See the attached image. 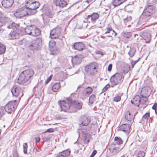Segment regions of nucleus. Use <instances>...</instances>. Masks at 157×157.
Instances as JSON below:
<instances>
[{
	"label": "nucleus",
	"instance_id": "obj_1",
	"mask_svg": "<svg viewBox=\"0 0 157 157\" xmlns=\"http://www.w3.org/2000/svg\"><path fill=\"white\" fill-rule=\"evenodd\" d=\"M59 104L60 107L61 111H67L69 109L74 108L72 111L70 110L71 112H75L76 109H80L82 107L81 103H78L77 105H75L73 101L70 98H67L65 101H59Z\"/></svg>",
	"mask_w": 157,
	"mask_h": 157
},
{
	"label": "nucleus",
	"instance_id": "obj_9",
	"mask_svg": "<svg viewBox=\"0 0 157 157\" xmlns=\"http://www.w3.org/2000/svg\"><path fill=\"white\" fill-rule=\"evenodd\" d=\"M27 9L25 6L19 8L14 13V16L17 18H20L23 17L30 15L27 11Z\"/></svg>",
	"mask_w": 157,
	"mask_h": 157
},
{
	"label": "nucleus",
	"instance_id": "obj_38",
	"mask_svg": "<svg viewBox=\"0 0 157 157\" xmlns=\"http://www.w3.org/2000/svg\"><path fill=\"white\" fill-rule=\"evenodd\" d=\"M89 96L86 93V91L84 90L82 93L81 97L82 99H85L86 98V97H88Z\"/></svg>",
	"mask_w": 157,
	"mask_h": 157
},
{
	"label": "nucleus",
	"instance_id": "obj_15",
	"mask_svg": "<svg viewBox=\"0 0 157 157\" xmlns=\"http://www.w3.org/2000/svg\"><path fill=\"white\" fill-rule=\"evenodd\" d=\"M21 88L19 86L14 85L12 87L11 89V92L13 96L17 97L21 92Z\"/></svg>",
	"mask_w": 157,
	"mask_h": 157
},
{
	"label": "nucleus",
	"instance_id": "obj_31",
	"mask_svg": "<svg viewBox=\"0 0 157 157\" xmlns=\"http://www.w3.org/2000/svg\"><path fill=\"white\" fill-rule=\"evenodd\" d=\"M6 48L3 44L0 43V55L4 54L6 51Z\"/></svg>",
	"mask_w": 157,
	"mask_h": 157
},
{
	"label": "nucleus",
	"instance_id": "obj_44",
	"mask_svg": "<svg viewBox=\"0 0 157 157\" xmlns=\"http://www.w3.org/2000/svg\"><path fill=\"white\" fill-rule=\"evenodd\" d=\"M4 109V108H0V117H2L5 114Z\"/></svg>",
	"mask_w": 157,
	"mask_h": 157
},
{
	"label": "nucleus",
	"instance_id": "obj_13",
	"mask_svg": "<svg viewBox=\"0 0 157 157\" xmlns=\"http://www.w3.org/2000/svg\"><path fill=\"white\" fill-rule=\"evenodd\" d=\"M99 15L97 13H93L91 15H88L86 16V20H89L87 21H89V22L91 21L94 23L95 21L98 19Z\"/></svg>",
	"mask_w": 157,
	"mask_h": 157
},
{
	"label": "nucleus",
	"instance_id": "obj_16",
	"mask_svg": "<svg viewBox=\"0 0 157 157\" xmlns=\"http://www.w3.org/2000/svg\"><path fill=\"white\" fill-rule=\"evenodd\" d=\"M73 48L79 51H81L86 49L85 45L82 42H76L72 46Z\"/></svg>",
	"mask_w": 157,
	"mask_h": 157
},
{
	"label": "nucleus",
	"instance_id": "obj_48",
	"mask_svg": "<svg viewBox=\"0 0 157 157\" xmlns=\"http://www.w3.org/2000/svg\"><path fill=\"white\" fill-rule=\"evenodd\" d=\"M121 99V97L120 96H117L114 98V100L117 102L119 101Z\"/></svg>",
	"mask_w": 157,
	"mask_h": 157
},
{
	"label": "nucleus",
	"instance_id": "obj_50",
	"mask_svg": "<svg viewBox=\"0 0 157 157\" xmlns=\"http://www.w3.org/2000/svg\"><path fill=\"white\" fill-rule=\"evenodd\" d=\"M132 19L131 17H128L124 19V20L125 22H127L130 21Z\"/></svg>",
	"mask_w": 157,
	"mask_h": 157
},
{
	"label": "nucleus",
	"instance_id": "obj_4",
	"mask_svg": "<svg viewBox=\"0 0 157 157\" xmlns=\"http://www.w3.org/2000/svg\"><path fill=\"white\" fill-rule=\"evenodd\" d=\"M125 74V70H124L116 73L111 77L110 78L111 82L114 85L121 84L123 82Z\"/></svg>",
	"mask_w": 157,
	"mask_h": 157
},
{
	"label": "nucleus",
	"instance_id": "obj_32",
	"mask_svg": "<svg viewBox=\"0 0 157 157\" xmlns=\"http://www.w3.org/2000/svg\"><path fill=\"white\" fill-rule=\"evenodd\" d=\"M96 99L95 95L94 94H92L89 98V102L91 104H93Z\"/></svg>",
	"mask_w": 157,
	"mask_h": 157
},
{
	"label": "nucleus",
	"instance_id": "obj_49",
	"mask_svg": "<svg viewBox=\"0 0 157 157\" xmlns=\"http://www.w3.org/2000/svg\"><path fill=\"white\" fill-rule=\"evenodd\" d=\"M13 157H19L17 151L16 150L13 151Z\"/></svg>",
	"mask_w": 157,
	"mask_h": 157
},
{
	"label": "nucleus",
	"instance_id": "obj_27",
	"mask_svg": "<svg viewBox=\"0 0 157 157\" xmlns=\"http://www.w3.org/2000/svg\"><path fill=\"white\" fill-rule=\"evenodd\" d=\"M32 32V36H38L40 35L41 32L40 29L35 27L33 29Z\"/></svg>",
	"mask_w": 157,
	"mask_h": 157
},
{
	"label": "nucleus",
	"instance_id": "obj_52",
	"mask_svg": "<svg viewBox=\"0 0 157 157\" xmlns=\"http://www.w3.org/2000/svg\"><path fill=\"white\" fill-rule=\"evenodd\" d=\"M54 131V129L53 128H50L47 129L45 132H52Z\"/></svg>",
	"mask_w": 157,
	"mask_h": 157
},
{
	"label": "nucleus",
	"instance_id": "obj_54",
	"mask_svg": "<svg viewBox=\"0 0 157 157\" xmlns=\"http://www.w3.org/2000/svg\"><path fill=\"white\" fill-rule=\"evenodd\" d=\"M112 65L111 64H109L108 67V71H111L112 70Z\"/></svg>",
	"mask_w": 157,
	"mask_h": 157
},
{
	"label": "nucleus",
	"instance_id": "obj_12",
	"mask_svg": "<svg viewBox=\"0 0 157 157\" xmlns=\"http://www.w3.org/2000/svg\"><path fill=\"white\" fill-rule=\"evenodd\" d=\"M61 34V29L57 27L52 29L50 33V37L51 39H55L58 38Z\"/></svg>",
	"mask_w": 157,
	"mask_h": 157
},
{
	"label": "nucleus",
	"instance_id": "obj_10",
	"mask_svg": "<svg viewBox=\"0 0 157 157\" xmlns=\"http://www.w3.org/2000/svg\"><path fill=\"white\" fill-rule=\"evenodd\" d=\"M41 41L40 39H36L29 43V47L31 50H36L41 45Z\"/></svg>",
	"mask_w": 157,
	"mask_h": 157
},
{
	"label": "nucleus",
	"instance_id": "obj_7",
	"mask_svg": "<svg viewBox=\"0 0 157 157\" xmlns=\"http://www.w3.org/2000/svg\"><path fill=\"white\" fill-rule=\"evenodd\" d=\"M17 26L18 27V25L14 22H12L11 24L7 26V28L9 29H12L13 30V31H11L9 35L11 39H15L19 37V31Z\"/></svg>",
	"mask_w": 157,
	"mask_h": 157
},
{
	"label": "nucleus",
	"instance_id": "obj_56",
	"mask_svg": "<svg viewBox=\"0 0 157 157\" xmlns=\"http://www.w3.org/2000/svg\"><path fill=\"white\" fill-rule=\"evenodd\" d=\"M157 108V104H155L153 105V106L152 107V109H153L155 110Z\"/></svg>",
	"mask_w": 157,
	"mask_h": 157
},
{
	"label": "nucleus",
	"instance_id": "obj_36",
	"mask_svg": "<svg viewBox=\"0 0 157 157\" xmlns=\"http://www.w3.org/2000/svg\"><path fill=\"white\" fill-rule=\"evenodd\" d=\"M62 154L65 156V157H67L68 156L70 153V151H68L67 150L63 151L61 152Z\"/></svg>",
	"mask_w": 157,
	"mask_h": 157
},
{
	"label": "nucleus",
	"instance_id": "obj_29",
	"mask_svg": "<svg viewBox=\"0 0 157 157\" xmlns=\"http://www.w3.org/2000/svg\"><path fill=\"white\" fill-rule=\"evenodd\" d=\"M60 86V85L59 83L58 82L55 83L52 86V90L54 92H57L59 89Z\"/></svg>",
	"mask_w": 157,
	"mask_h": 157
},
{
	"label": "nucleus",
	"instance_id": "obj_20",
	"mask_svg": "<svg viewBox=\"0 0 157 157\" xmlns=\"http://www.w3.org/2000/svg\"><path fill=\"white\" fill-rule=\"evenodd\" d=\"M142 37L146 43H149L151 40L150 34L146 31L143 33Z\"/></svg>",
	"mask_w": 157,
	"mask_h": 157
},
{
	"label": "nucleus",
	"instance_id": "obj_55",
	"mask_svg": "<svg viewBox=\"0 0 157 157\" xmlns=\"http://www.w3.org/2000/svg\"><path fill=\"white\" fill-rule=\"evenodd\" d=\"M35 139L36 143H38L40 140V138L39 137H36L35 138Z\"/></svg>",
	"mask_w": 157,
	"mask_h": 157
},
{
	"label": "nucleus",
	"instance_id": "obj_24",
	"mask_svg": "<svg viewBox=\"0 0 157 157\" xmlns=\"http://www.w3.org/2000/svg\"><path fill=\"white\" fill-rule=\"evenodd\" d=\"M123 142V140L120 137L116 136L114 138V141L113 144L118 146H121V145L122 144Z\"/></svg>",
	"mask_w": 157,
	"mask_h": 157
},
{
	"label": "nucleus",
	"instance_id": "obj_26",
	"mask_svg": "<svg viewBox=\"0 0 157 157\" xmlns=\"http://www.w3.org/2000/svg\"><path fill=\"white\" fill-rule=\"evenodd\" d=\"M125 119L129 121H132L133 120V117L131 115L129 111H127L125 113Z\"/></svg>",
	"mask_w": 157,
	"mask_h": 157
},
{
	"label": "nucleus",
	"instance_id": "obj_47",
	"mask_svg": "<svg viewBox=\"0 0 157 157\" xmlns=\"http://www.w3.org/2000/svg\"><path fill=\"white\" fill-rule=\"evenodd\" d=\"M84 135L83 137L84 140V143L87 144L89 142V139L87 138V136L86 134H85Z\"/></svg>",
	"mask_w": 157,
	"mask_h": 157
},
{
	"label": "nucleus",
	"instance_id": "obj_25",
	"mask_svg": "<svg viewBox=\"0 0 157 157\" xmlns=\"http://www.w3.org/2000/svg\"><path fill=\"white\" fill-rule=\"evenodd\" d=\"M131 103L136 105L139 106L140 103V97L138 96H136L132 100H131Z\"/></svg>",
	"mask_w": 157,
	"mask_h": 157
},
{
	"label": "nucleus",
	"instance_id": "obj_34",
	"mask_svg": "<svg viewBox=\"0 0 157 157\" xmlns=\"http://www.w3.org/2000/svg\"><path fill=\"white\" fill-rule=\"evenodd\" d=\"M84 90L86 91V94L89 95L92 92L93 89L92 88L90 87L89 86H88Z\"/></svg>",
	"mask_w": 157,
	"mask_h": 157
},
{
	"label": "nucleus",
	"instance_id": "obj_6",
	"mask_svg": "<svg viewBox=\"0 0 157 157\" xmlns=\"http://www.w3.org/2000/svg\"><path fill=\"white\" fill-rule=\"evenodd\" d=\"M20 99L19 98L18 99V101L17 100H15L13 101H10L5 105L4 108L5 110L9 114H11L13 112L15 109L16 108L17 105Z\"/></svg>",
	"mask_w": 157,
	"mask_h": 157
},
{
	"label": "nucleus",
	"instance_id": "obj_40",
	"mask_svg": "<svg viewBox=\"0 0 157 157\" xmlns=\"http://www.w3.org/2000/svg\"><path fill=\"white\" fill-rule=\"evenodd\" d=\"M140 58H139L138 60L135 61H131V64L132 65V68L134 67V65L137 63L140 59Z\"/></svg>",
	"mask_w": 157,
	"mask_h": 157
},
{
	"label": "nucleus",
	"instance_id": "obj_46",
	"mask_svg": "<svg viewBox=\"0 0 157 157\" xmlns=\"http://www.w3.org/2000/svg\"><path fill=\"white\" fill-rule=\"evenodd\" d=\"M110 86L109 84L106 85L102 89V92L105 91L110 87Z\"/></svg>",
	"mask_w": 157,
	"mask_h": 157
},
{
	"label": "nucleus",
	"instance_id": "obj_23",
	"mask_svg": "<svg viewBox=\"0 0 157 157\" xmlns=\"http://www.w3.org/2000/svg\"><path fill=\"white\" fill-rule=\"evenodd\" d=\"M55 3L57 6L61 7H63L67 4L65 0H56Z\"/></svg>",
	"mask_w": 157,
	"mask_h": 157
},
{
	"label": "nucleus",
	"instance_id": "obj_28",
	"mask_svg": "<svg viewBox=\"0 0 157 157\" xmlns=\"http://www.w3.org/2000/svg\"><path fill=\"white\" fill-rule=\"evenodd\" d=\"M145 7L148 10V11L152 12L153 14L155 13V8L154 6L151 5H146Z\"/></svg>",
	"mask_w": 157,
	"mask_h": 157
},
{
	"label": "nucleus",
	"instance_id": "obj_37",
	"mask_svg": "<svg viewBox=\"0 0 157 157\" xmlns=\"http://www.w3.org/2000/svg\"><path fill=\"white\" fill-rule=\"evenodd\" d=\"M23 152L25 154H26L27 152L28 145L27 143H25L23 144Z\"/></svg>",
	"mask_w": 157,
	"mask_h": 157
},
{
	"label": "nucleus",
	"instance_id": "obj_11",
	"mask_svg": "<svg viewBox=\"0 0 157 157\" xmlns=\"http://www.w3.org/2000/svg\"><path fill=\"white\" fill-rule=\"evenodd\" d=\"M123 147L118 146L115 144H112L110 145V147L109 148V150L111 155H114L117 154L123 149Z\"/></svg>",
	"mask_w": 157,
	"mask_h": 157
},
{
	"label": "nucleus",
	"instance_id": "obj_57",
	"mask_svg": "<svg viewBox=\"0 0 157 157\" xmlns=\"http://www.w3.org/2000/svg\"><path fill=\"white\" fill-rule=\"evenodd\" d=\"M95 0H86V2L88 4H89L94 2Z\"/></svg>",
	"mask_w": 157,
	"mask_h": 157
},
{
	"label": "nucleus",
	"instance_id": "obj_8",
	"mask_svg": "<svg viewBox=\"0 0 157 157\" xmlns=\"http://www.w3.org/2000/svg\"><path fill=\"white\" fill-rule=\"evenodd\" d=\"M152 12L148 11V10L145 7L141 17H140L141 21H140V23L143 24L148 21L151 17L153 15Z\"/></svg>",
	"mask_w": 157,
	"mask_h": 157
},
{
	"label": "nucleus",
	"instance_id": "obj_22",
	"mask_svg": "<svg viewBox=\"0 0 157 157\" xmlns=\"http://www.w3.org/2000/svg\"><path fill=\"white\" fill-rule=\"evenodd\" d=\"M35 27L34 25H28L25 29V32L26 34H29L32 36L33 29Z\"/></svg>",
	"mask_w": 157,
	"mask_h": 157
},
{
	"label": "nucleus",
	"instance_id": "obj_62",
	"mask_svg": "<svg viewBox=\"0 0 157 157\" xmlns=\"http://www.w3.org/2000/svg\"><path fill=\"white\" fill-rule=\"evenodd\" d=\"M2 15V13L0 11V17H2L1 16Z\"/></svg>",
	"mask_w": 157,
	"mask_h": 157
},
{
	"label": "nucleus",
	"instance_id": "obj_42",
	"mask_svg": "<svg viewBox=\"0 0 157 157\" xmlns=\"http://www.w3.org/2000/svg\"><path fill=\"white\" fill-rule=\"evenodd\" d=\"M145 153L143 151H140L137 154V157H144Z\"/></svg>",
	"mask_w": 157,
	"mask_h": 157
},
{
	"label": "nucleus",
	"instance_id": "obj_35",
	"mask_svg": "<svg viewBox=\"0 0 157 157\" xmlns=\"http://www.w3.org/2000/svg\"><path fill=\"white\" fill-rule=\"evenodd\" d=\"M122 3L120 0H114L113 2V4L115 6H117Z\"/></svg>",
	"mask_w": 157,
	"mask_h": 157
},
{
	"label": "nucleus",
	"instance_id": "obj_43",
	"mask_svg": "<svg viewBox=\"0 0 157 157\" xmlns=\"http://www.w3.org/2000/svg\"><path fill=\"white\" fill-rule=\"evenodd\" d=\"M149 117V113H145V114L144 115L142 118V120H144V119H145L147 120Z\"/></svg>",
	"mask_w": 157,
	"mask_h": 157
},
{
	"label": "nucleus",
	"instance_id": "obj_33",
	"mask_svg": "<svg viewBox=\"0 0 157 157\" xmlns=\"http://www.w3.org/2000/svg\"><path fill=\"white\" fill-rule=\"evenodd\" d=\"M45 14L48 16L52 17L53 16L52 10L50 9H47L45 11Z\"/></svg>",
	"mask_w": 157,
	"mask_h": 157
},
{
	"label": "nucleus",
	"instance_id": "obj_18",
	"mask_svg": "<svg viewBox=\"0 0 157 157\" xmlns=\"http://www.w3.org/2000/svg\"><path fill=\"white\" fill-rule=\"evenodd\" d=\"M13 2V0H3L2 4L4 8H8L12 6Z\"/></svg>",
	"mask_w": 157,
	"mask_h": 157
},
{
	"label": "nucleus",
	"instance_id": "obj_14",
	"mask_svg": "<svg viewBox=\"0 0 157 157\" xmlns=\"http://www.w3.org/2000/svg\"><path fill=\"white\" fill-rule=\"evenodd\" d=\"M150 93V90L147 87H144L142 89L141 92V96L144 98L145 102L147 100V98L149 96Z\"/></svg>",
	"mask_w": 157,
	"mask_h": 157
},
{
	"label": "nucleus",
	"instance_id": "obj_39",
	"mask_svg": "<svg viewBox=\"0 0 157 157\" xmlns=\"http://www.w3.org/2000/svg\"><path fill=\"white\" fill-rule=\"evenodd\" d=\"M55 44L56 42L54 41H50L49 43V46L51 48H53L55 46Z\"/></svg>",
	"mask_w": 157,
	"mask_h": 157
},
{
	"label": "nucleus",
	"instance_id": "obj_30",
	"mask_svg": "<svg viewBox=\"0 0 157 157\" xmlns=\"http://www.w3.org/2000/svg\"><path fill=\"white\" fill-rule=\"evenodd\" d=\"M136 49L133 48H130V50L128 52V54L130 57H132L134 55L136 52Z\"/></svg>",
	"mask_w": 157,
	"mask_h": 157
},
{
	"label": "nucleus",
	"instance_id": "obj_5",
	"mask_svg": "<svg viewBox=\"0 0 157 157\" xmlns=\"http://www.w3.org/2000/svg\"><path fill=\"white\" fill-rule=\"evenodd\" d=\"M98 67L97 63L93 62L86 66L85 70L87 75L93 76L97 73Z\"/></svg>",
	"mask_w": 157,
	"mask_h": 157
},
{
	"label": "nucleus",
	"instance_id": "obj_2",
	"mask_svg": "<svg viewBox=\"0 0 157 157\" xmlns=\"http://www.w3.org/2000/svg\"><path fill=\"white\" fill-rule=\"evenodd\" d=\"M34 74V71L32 69H27L22 71L19 75L18 83L21 84L26 82L29 83L31 82V78Z\"/></svg>",
	"mask_w": 157,
	"mask_h": 157
},
{
	"label": "nucleus",
	"instance_id": "obj_53",
	"mask_svg": "<svg viewBox=\"0 0 157 157\" xmlns=\"http://www.w3.org/2000/svg\"><path fill=\"white\" fill-rule=\"evenodd\" d=\"M96 153H97V151L95 150H94L92 152L90 157H93L95 155V154H96Z\"/></svg>",
	"mask_w": 157,
	"mask_h": 157
},
{
	"label": "nucleus",
	"instance_id": "obj_51",
	"mask_svg": "<svg viewBox=\"0 0 157 157\" xmlns=\"http://www.w3.org/2000/svg\"><path fill=\"white\" fill-rule=\"evenodd\" d=\"M52 77V75H50L47 78L46 81H45V83L47 84L51 80Z\"/></svg>",
	"mask_w": 157,
	"mask_h": 157
},
{
	"label": "nucleus",
	"instance_id": "obj_61",
	"mask_svg": "<svg viewBox=\"0 0 157 157\" xmlns=\"http://www.w3.org/2000/svg\"><path fill=\"white\" fill-rule=\"evenodd\" d=\"M3 31V30L2 29L0 28V32H2Z\"/></svg>",
	"mask_w": 157,
	"mask_h": 157
},
{
	"label": "nucleus",
	"instance_id": "obj_63",
	"mask_svg": "<svg viewBox=\"0 0 157 157\" xmlns=\"http://www.w3.org/2000/svg\"><path fill=\"white\" fill-rule=\"evenodd\" d=\"M101 37L102 38H104L105 37L104 36H101Z\"/></svg>",
	"mask_w": 157,
	"mask_h": 157
},
{
	"label": "nucleus",
	"instance_id": "obj_60",
	"mask_svg": "<svg viewBox=\"0 0 157 157\" xmlns=\"http://www.w3.org/2000/svg\"><path fill=\"white\" fill-rule=\"evenodd\" d=\"M121 2H122V3H123L124 2H125L127 0H120Z\"/></svg>",
	"mask_w": 157,
	"mask_h": 157
},
{
	"label": "nucleus",
	"instance_id": "obj_59",
	"mask_svg": "<svg viewBox=\"0 0 157 157\" xmlns=\"http://www.w3.org/2000/svg\"><path fill=\"white\" fill-rule=\"evenodd\" d=\"M86 17H85V21H84L83 22H89V21H87L88 20H86Z\"/></svg>",
	"mask_w": 157,
	"mask_h": 157
},
{
	"label": "nucleus",
	"instance_id": "obj_3",
	"mask_svg": "<svg viewBox=\"0 0 157 157\" xmlns=\"http://www.w3.org/2000/svg\"><path fill=\"white\" fill-rule=\"evenodd\" d=\"M25 6L27 9V11L30 15H33L37 12L36 10L40 5V3L37 1L33 0L26 1Z\"/></svg>",
	"mask_w": 157,
	"mask_h": 157
},
{
	"label": "nucleus",
	"instance_id": "obj_21",
	"mask_svg": "<svg viewBox=\"0 0 157 157\" xmlns=\"http://www.w3.org/2000/svg\"><path fill=\"white\" fill-rule=\"evenodd\" d=\"M82 59L78 56L76 55L75 57L72 58L71 61L73 64H79L81 62Z\"/></svg>",
	"mask_w": 157,
	"mask_h": 157
},
{
	"label": "nucleus",
	"instance_id": "obj_58",
	"mask_svg": "<svg viewBox=\"0 0 157 157\" xmlns=\"http://www.w3.org/2000/svg\"><path fill=\"white\" fill-rule=\"evenodd\" d=\"M97 53L99 54H101V55H103V53L102 52L100 51H98L97 52Z\"/></svg>",
	"mask_w": 157,
	"mask_h": 157
},
{
	"label": "nucleus",
	"instance_id": "obj_19",
	"mask_svg": "<svg viewBox=\"0 0 157 157\" xmlns=\"http://www.w3.org/2000/svg\"><path fill=\"white\" fill-rule=\"evenodd\" d=\"M120 130L123 131L127 134L129 133L130 126L128 124H124L121 125L119 127Z\"/></svg>",
	"mask_w": 157,
	"mask_h": 157
},
{
	"label": "nucleus",
	"instance_id": "obj_41",
	"mask_svg": "<svg viewBox=\"0 0 157 157\" xmlns=\"http://www.w3.org/2000/svg\"><path fill=\"white\" fill-rule=\"evenodd\" d=\"M5 20L4 18L2 17H0V28L4 25L5 24Z\"/></svg>",
	"mask_w": 157,
	"mask_h": 157
},
{
	"label": "nucleus",
	"instance_id": "obj_17",
	"mask_svg": "<svg viewBox=\"0 0 157 157\" xmlns=\"http://www.w3.org/2000/svg\"><path fill=\"white\" fill-rule=\"evenodd\" d=\"M79 121L81 122V124L82 126H86L90 122V120L85 116H82L80 118Z\"/></svg>",
	"mask_w": 157,
	"mask_h": 157
},
{
	"label": "nucleus",
	"instance_id": "obj_64",
	"mask_svg": "<svg viewBox=\"0 0 157 157\" xmlns=\"http://www.w3.org/2000/svg\"><path fill=\"white\" fill-rule=\"evenodd\" d=\"M117 35V33L116 32H115V35L114 36H115Z\"/></svg>",
	"mask_w": 157,
	"mask_h": 157
},
{
	"label": "nucleus",
	"instance_id": "obj_45",
	"mask_svg": "<svg viewBox=\"0 0 157 157\" xmlns=\"http://www.w3.org/2000/svg\"><path fill=\"white\" fill-rule=\"evenodd\" d=\"M112 31V28L110 26H108L107 28V31L105 32V34L109 33Z\"/></svg>",
	"mask_w": 157,
	"mask_h": 157
}]
</instances>
